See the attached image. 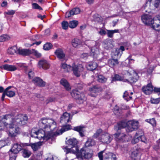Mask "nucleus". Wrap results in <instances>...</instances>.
Here are the masks:
<instances>
[{"instance_id": "f257e3e1", "label": "nucleus", "mask_w": 160, "mask_h": 160, "mask_svg": "<svg viewBox=\"0 0 160 160\" xmlns=\"http://www.w3.org/2000/svg\"><path fill=\"white\" fill-rule=\"evenodd\" d=\"M39 127L46 129L38 130L37 128H32L31 131L30 135L32 137L38 138L40 140L47 141L55 136L54 131L56 128V122L51 119L42 118L38 122Z\"/></svg>"}, {"instance_id": "b1692460", "label": "nucleus", "mask_w": 160, "mask_h": 160, "mask_svg": "<svg viewBox=\"0 0 160 160\" xmlns=\"http://www.w3.org/2000/svg\"><path fill=\"white\" fill-rule=\"evenodd\" d=\"M72 119L69 113L65 112L62 116L61 117L60 122H61L67 123L69 120Z\"/></svg>"}, {"instance_id": "9d476101", "label": "nucleus", "mask_w": 160, "mask_h": 160, "mask_svg": "<svg viewBox=\"0 0 160 160\" xmlns=\"http://www.w3.org/2000/svg\"><path fill=\"white\" fill-rule=\"evenodd\" d=\"M138 127V122L134 120L129 121L128 125L126 128L127 132H131L137 129Z\"/></svg>"}, {"instance_id": "58836bf2", "label": "nucleus", "mask_w": 160, "mask_h": 160, "mask_svg": "<svg viewBox=\"0 0 160 160\" xmlns=\"http://www.w3.org/2000/svg\"><path fill=\"white\" fill-rule=\"evenodd\" d=\"M95 144V141L91 138H88L86 142L85 146L86 147H90L94 145Z\"/></svg>"}, {"instance_id": "39448f33", "label": "nucleus", "mask_w": 160, "mask_h": 160, "mask_svg": "<svg viewBox=\"0 0 160 160\" xmlns=\"http://www.w3.org/2000/svg\"><path fill=\"white\" fill-rule=\"evenodd\" d=\"M71 94L72 97L76 99L77 102L79 104H86V98L83 93H80L77 90H72L71 92Z\"/></svg>"}, {"instance_id": "cd10ccee", "label": "nucleus", "mask_w": 160, "mask_h": 160, "mask_svg": "<svg viewBox=\"0 0 160 160\" xmlns=\"http://www.w3.org/2000/svg\"><path fill=\"white\" fill-rule=\"evenodd\" d=\"M33 82L35 84L40 87L44 86L45 85V82L38 77L35 78L33 80Z\"/></svg>"}, {"instance_id": "3c124183", "label": "nucleus", "mask_w": 160, "mask_h": 160, "mask_svg": "<svg viewBox=\"0 0 160 160\" xmlns=\"http://www.w3.org/2000/svg\"><path fill=\"white\" fill-rule=\"evenodd\" d=\"M146 121L150 123L153 127H155L156 126V121L154 118H153L151 119H146Z\"/></svg>"}, {"instance_id": "dca6fc26", "label": "nucleus", "mask_w": 160, "mask_h": 160, "mask_svg": "<svg viewBox=\"0 0 160 160\" xmlns=\"http://www.w3.org/2000/svg\"><path fill=\"white\" fill-rule=\"evenodd\" d=\"M23 145H26V146H30L31 147L33 150L35 151L40 148V147L42 145V142H39L34 143H24V144Z\"/></svg>"}, {"instance_id": "393cba45", "label": "nucleus", "mask_w": 160, "mask_h": 160, "mask_svg": "<svg viewBox=\"0 0 160 160\" xmlns=\"http://www.w3.org/2000/svg\"><path fill=\"white\" fill-rule=\"evenodd\" d=\"M54 53L59 59L60 60L65 59V54L62 49L60 48L57 49L55 51Z\"/></svg>"}, {"instance_id": "de8ad7c7", "label": "nucleus", "mask_w": 160, "mask_h": 160, "mask_svg": "<svg viewBox=\"0 0 160 160\" xmlns=\"http://www.w3.org/2000/svg\"><path fill=\"white\" fill-rule=\"evenodd\" d=\"M124 48L123 46H121L119 48H117L114 53L115 56H118L120 54V51L121 50L122 52L124 51Z\"/></svg>"}, {"instance_id": "7ed1b4c3", "label": "nucleus", "mask_w": 160, "mask_h": 160, "mask_svg": "<svg viewBox=\"0 0 160 160\" xmlns=\"http://www.w3.org/2000/svg\"><path fill=\"white\" fill-rule=\"evenodd\" d=\"M77 142V140L74 138H70L66 142V144L71 147V148H69L67 146L63 147V149L66 152V154H75L79 160H82L83 158H90L92 156V151L86 148H84L79 151L78 148L76 147Z\"/></svg>"}, {"instance_id": "72a5a7b5", "label": "nucleus", "mask_w": 160, "mask_h": 160, "mask_svg": "<svg viewBox=\"0 0 160 160\" xmlns=\"http://www.w3.org/2000/svg\"><path fill=\"white\" fill-rule=\"evenodd\" d=\"M11 87V86H9L5 90V91H6V95L9 97H13L15 95L14 91L9 90Z\"/></svg>"}, {"instance_id": "c756f323", "label": "nucleus", "mask_w": 160, "mask_h": 160, "mask_svg": "<svg viewBox=\"0 0 160 160\" xmlns=\"http://www.w3.org/2000/svg\"><path fill=\"white\" fill-rule=\"evenodd\" d=\"M70 127L71 126L69 125H65L63 126L59 131L54 132L55 134V136L56 135H59L62 134L64 132L70 129Z\"/></svg>"}, {"instance_id": "1a4fd4ad", "label": "nucleus", "mask_w": 160, "mask_h": 160, "mask_svg": "<svg viewBox=\"0 0 160 160\" xmlns=\"http://www.w3.org/2000/svg\"><path fill=\"white\" fill-rule=\"evenodd\" d=\"M83 66L82 64H79L78 65H72V70L74 75L77 76L79 77L80 76L81 72L84 70Z\"/></svg>"}, {"instance_id": "8fccbe9b", "label": "nucleus", "mask_w": 160, "mask_h": 160, "mask_svg": "<svg viewBox=\"0 0 160 160\" xmlns=\"http://www.w3.org/2000/svg\"><path fill=\"white\" fill-rule=\"evenodd\" d=\"M8 138L6 139L5 140L0 141V148L4 147L6 145H8Z\"/></svg>"}, {"instance_id": "79ce46f5", "label": "nucleus", "mask_w": 160, "mask_h": 160, "mask_svg": "<svg viewBox=\"0 0 160 160\" xmlns=\"http://www.w3.org/2000/svg\"><path fill=\"white\" fill-rule=\"evenodd\" d=\"M78 24V21L76 20H73L70 22L69 23V27L71 28H75Z\"/></svg>"}, {"instance_id": "774afa93", "label": "nucleus", "mask_w": 160, "mask_h": 160, "mask_svg": "<svg viewBox=\"0 0 160 160\" xmlns=\"http://www.w3.org/2000/svg\"><path fill=\"white\" fill-rule=\"evenodd\" d=\"M155 92L160 93V88H156L153 87V90Z\"/></svg>"}, {"instance_id": "13d9d810", "label": "nucleus", "mask_w": 160, "mask_h": 160, "mask_svg": "<svg viewBox=\"0 0 160 160\" xmlns=\"http://www.w3.org/2000/svg\"><path fill=\"white\" fill-rule=\"evenodd\" d=\"M15 10H8L5 12L4 14L5 15H13L15 13Z\"/></svg>"}, {"instance_id": "9b49d317", "label": "nucleus", "mask_w": 160, "mask_h": 160, "mask_svg": "<svg viewBox=\"0 0 160 160\" xmlns=\"http://www.w3.org/2000/svg\"><path fill=\"white\" fill-rule=\"evenodd\" d=\"M24 143H16L14 144L12 148L10 150V153H13L14 154H17L23 148L26 147V145H24Z\"/></svg>"}, {"instance_id": "49530a36", "label": "nucleus", "mask_w": 160, "mask_h": 160, "mask_svg": "<svg viewBox=\"0 0 160 160\" xmlns=\"http://www.w3.org/2000/svg\"><path fill=\"white\" fill-rule=\"evenodd\" d=\"M31 52L35 56L38 58L42 56V54L40 53L38 51L34 49H32Z\"/></svg>"}, {"instance_id": "09e8293b", "label": "nucleus", "mask_w": 160, "mask_h": 160, "mask_svg": "<svg viewBox=\"0 0 160 160\" xmlns=\"http://www.w3.org/2000/svg\"><path fill=\"white\" fill-rule=\"evenodd\" d=\"M32 8L33 9H37L39 11L42 10V8L37 3H33L32 4Z\"/></svg>"}, {"instance_id": "2f4dec72", "label": "nucleus", "mask_w": 160, "mask_h": 160, "mask_svg": "<svg viewBox=\"0 0 160 160\" xmlns=\"http://www.w3.org/2000/svg\"><path fill=\"white\" fill-rule=\"evenodd\" d=\"M97 65V63L95 62H91L88 64L86 68L87 69L92 71L96 68Z\"/></svg>"}, {"instance_id": "c03bdc74", "label": "nucleus", "mask_w": 160, "mask_h": 160, "mask_svg": "<svg viewBox=\"0 0 160 160\" xmlns=\"http://www.w3.org/2000/svg\"><path fill=\"white\" fill-rule=\"evenodd\" d=\"M123 98L127 101L131 99L132 97L129 95V93L127 91H126L123 94Z\"/></svg>"}, {"instance_id": "ea45409f", "label": "nucleus", "mask_w": 160, "mask_h": 160, "mask_svg": "<svg viewBox=\"0 0 160 160\" xmlns=\"http://www.w3.org/2000/svg\"><path fill=\"white\" fill-rule=\"evenodd\" d=\"M18 49L16 47H13L9 48L7 50V52L10 54L13 55L17 52Z\"/></svg>"}, {"instance_id": "052dcab7", "label": "nucleus", "mask_w": 160, "mask_h": 160, "mask_svg": "<svg viewBox=\"0 0 160 160\" xmlns=\"http://www.w3.org/2000/svg\"><path fill=\"white\" fill-rule=\"evenodd\" d=\"M42 155V152H39L38 154L34 156V158L36 160H40L41 159V157Z\"/></svg>"}, {"instance_id": "412c9836", "label": "nucleus", "mask_w": 160, "mask_h": 160, "mask_svg": "<svg viewBox=\"0 0 160 160\" xmlns=\"http://www.w3.org/2000/svg\"><path fill=\"white\" fill-rule=\"evenodd\" d=\"M130 76H128L126 77V78H127L128 81L126 82H130L131 83L135 82L138 80L139 77L137 73L134 72L133 74V76L131 77V74H130Z\"/></svg>"}, {"instance_id": "0eeeda50", "label": "nucleus", "mask_w": 160, "mask_h": 160, "mask_svg": "<svg viewBox=\"0 0 160 160\" xmlns=\"http://www.w3.org/2000/svg\"><path fill=\"white\" fill-rule=\"evenodd\" d=\"M89 43L91 45L89 44L88 46L89 47H92L93 45H95V46L92 47L91 50V55L94 58H97L98 57H100L102 55L99 54V51L98 48V45L96 44V42L94 41H89Z\"/></svg>"}, {"instance_id": "4468645a", "label": "nucleus", "mask_w": 160, "mask_h": 160, "mask_svg": "<svg viewBox=\"0 0 160 160\" xmlns=\"http://www.w3.org/2000/svg\"><path fill=\"white\" fill-rule=\"evenodd\" d=\"M111 55L112 58L108 60V64L110 67L113 68L118 64L117 59L118 56H115L114 52H112Z\"/></svg>"}, {"instance_id": "f704fd0d", "label": "nucleus", "mask_w": 160, "mask_h": 160, "mask_svg": "<svg viewBox=\"0 0 160 160\" xmlns=\"http://www.w3.org/2000/svg\"><path fill=\"white\" fill-rule=\"evenodd\" d=\"M61 69H63V71L66 72H69L71 70V66L67 65L65 63H62L61 65Z\"/></svg>"}, {"instance_id": "37998d69", "label": "nucleus", "mask_w": 160, "mask_h": 160, "mask_svg": "<svg viewBox=\"0 0 160 160\" xmlns=\"http://www.w3.org/2000/svg\"><path fill=\"white\" fill-rule=\"evenodd\" d=\"M31 154L30 151L26 149H24L22 151V156L24 158L29 157Z\"/></svg>"}, {"instance_id": "69168bd1", "label": "nucleus", "mask_w": 160, "mask_h": 160, "mask_svg": "<svg viewBox=\"0 0 160 160\" xmlns=\"http://www.w3.org/2000/svg\"><path fill=\"white\" fill-rule=\"evenodd\" d=\"M18 66H19L20 67L24 69L25 70H27V67L25 63H20L18 64Z\"/></svg>"}, {"instance_id": "6ab92c4d", "label": "nucleus", "mask_w": 160, "mask_h": 160, "mask_svg": "<svg viewBox=\"0 0 160 160\" xmlns=\"http://www.w3.org/2000/svg\"><path fill=\"white\" fill-rule=\"evenodd\" d=\"M128 76H130V73L128 72H127L125 74L123 77H121L118 74H115L114 76L112 78V81L119 80L126 82L128 80L126 78V77Z\"/></svg>"}, {"instance_id": "f8f14e48", "label": "nucleus", "mask_w": 160, "mask_h": 160, "mask_svg": "<svg viewBox=\"0 0 160 160\" xmlns=\"http://www.w3.org/2000/svg\"><path fill=\"white\" fill-rule=\"evenodd\" d=\"M112 139V136L108 133H105L101 135L99 140L104 144L110 143Z\"/></svg>"}, {"instance_id": "338daca9", "label": "nucleus", "mask_w": 160, "mask_h": 160, "mask_svg": "<svg viewBox=\"0 0 160 160\" xmlns=\"http://www.w3.org/2000/svg\"><path fill=\"white\" fill-rule=\"evenodd\" d=\"M28 75L29 78H32L34 76V73L32 70H30L28 72Z\"/></svg>"}, {"instance_id": "5701e85b", "label": "nucleus", "mask_w": 160, "mask_h": 160, "mask_svg": "<svg viewBox=\"0 0 160 160\" xmlns=\"http://www.w3.org/2000/svg\"><path fill=\"white\" fill-rule=\"evenodd\" d=\"M103 46L105 49L109 50L113 47V42L111 40H106L104 41Z\"/></svg>"}, {"instance_id": "4be33fe9", "label": "nucleus", "mask_w": 160, "mask_h": 160, "mask_svg": "<svg viewBox=\"0 0 160 160\" xmlns=\"http://www.w3.org/2000/svg\"><path fill=\"white\" fill-rule=\"evenodd\" d=\"M80 10L79 8H74L69 12H68L66 14V17L68 18L72 16L78 14L80 13Z\"/></svg>"}, {"instance_id": "2eb2a0df", "label": "nucleus", "mask_w": 160, "mask_h": 160, "mask_svg": "<svg viewBox=\"0 0 160 160\" xmlns=\"http://www.w3.org/2000/svg\"><path fill=\"white\" fill-rule=\"evenodd\" d=\"M139 141L145 143L147 142V140L144 135H139L137 133L134 138L132 140V142L133 144H135Z\"/></svg>"}, {"instance_id": "aec40b11", "label": "nucleus", "mask_w": 160, "mask_h": 160, "mask_svg": "<svg viewBox=\"0 0 160 160\" xmlns=\"http://www.w3.org/2000/svg\"><path fill=\"white\" fill-rule=\"evenodd\" d=\"M142 90L146 94H150L153 91V87L151 83H149L147 86L143 87Z\"/></svg>"}, {"instance_id": "7c9ffc66", "label": "nucleus", "mask_w": 160, "mask_h": 160, "mask_svg": "<svg viewBox=\"0 0 160 160\" xmlns=\"http://www.w3.org/2000/svg\"><path fill=\"white\" fill-rule=\"evenodd\" d=\"M70 127L71 126L69 125H65L63 126L59 131L54 132L55 134V136L56 135H59L62 134L64 132L70 129Z\"/></svg>"}, {"instance_id": "bb28decb", "label": "nucleus", "mask_w": 160, "mask_h": 160, "mask_svg": "<svg viewBox=\"0 0 160 160\" xmlns=\"http://www.w3.org/2000/svg\"><path fill=\"white\" fill-rule=\"evenodd\" d=\"M85 127L83 126H79L74 127L73 129L79 132V135L82 137H83L84 135L83 133L85 131Z\"/></svg>"}, {"instance_id": "a18cd8bd", "label": "nucleus", "mask_w": 160, "mask_h": 160, "mask_svg": "<svg viewBox=\"0 0 160 160\" xmlns=\"http://www.w3.org/2000/svg\"><path fill=\"white\" fill-rule=\"evenodd\" d=\"M10 38L9 36L7 35H3L0 36V42H3L8 40Z\"/></svg>"}, {"instance_id": "c85d7f7f", "label": "nucleus", "mask_w": 160, "mask_h": 160, "mask_svg": "<svg viewBox=\"0 0 160 160\" xmlns=\"http://www.w3.org/2000/svg\"><path fill=\"white\" fill-rule=\"evenodd\" d=\"M60 83L64 87L66 90L69 91L71 90V88L69 83L67 80L64 78L62 79L61 80Z\"/></svg>"}, {"instance_id": "e433bc0d", "label": "nucleus", "mask_w": 160, "mask_h": 160, "mask_svg": "<svg viewBox=\"0 0 160 160\" xmlns=\"http://www.w3.org/2000/svg\"><path fill=\"white\" fill-rule=\"evenodd\" d=\"M160 0H148L147 4H150L153 5L156 8H158L159 5Z\"/></svg>"}, {"instance_id": "5fc2aeb1", "label": "nucleus", "mask_w": 160, "mask_h": 160, "mask_svg": "<svg viewBox=\"0 0 160 160\" xmlns=\"http://www.w3.org/2000/svg\"><path fill=\"white\" fill-rule=\"evenodd\" d=\"M52 47V45L50 43H47L45 44L43 47V48L44 50H48L50 49Z\"/></svg>"}, {"instance_id": "864d4df0", "label": "nucleus", "mask_w": 160, "mask_h": 160, "mask_svg": "<svg viewBox=\"0 0 160 160\" xmlns=\"http://www.w3.org/2000/svg\"><path fill=\"white\" fill-rule=\"evenodd\" d=\"M98 34L102 36L105 35L106 34V31L102 28H97Z\"/></svg>"}, {"instance_id": "bf43d9fd", "label": "nucleus", "mask_w": 160, "mask_h": 160, "mask_svg": "<svg viewBox=\"0 0 160 160\" xmlns=\"http://www.w3.org/2000/svg\"><path fill=\"white\" fill-rule=\"evenodd\" d=\"M102 130L101 129H99L98 130L96 133L93 135V137L95 138H97L99 136L100 134L102 132Z\"/></svg>"}, {"instance_id": "473e14b6", "label": "nucleus", "mask_w": 160, "mask_h": 160, "mask_svg": "<svg viewBox=\"0 0 160 160\" xmlns=\"http://www.w3.org/2000/svg\"><path fill=\"white\" fill-rule=\"evenodd\" d=\"M126 126V123L125 122H121L118 123L117 125L115 126L114 129L116 130H118L125 127Z\"/></svg>"}, {"instance_id": "a19ab883", "label": "nucleus", "mask_w": 160, "mask_h": 160, "mask_svg": "<svg viewBox=\"0 0 160 160\" xmlns=\"http://www.w3.org/2000/svg\"><path fill=\"white\" fill-rule=\"evenodd\" d=\"M107 35L108 36L109 38H112L113 36V34L115 33L118 32L119 31L118 29H115L113 30H107Z\"/></svg>"}, {"instance_id": "20e7f679", "label": "nucleus", "mask_w": 160, "mask_h": 160, "mask_svg": "<svg viewBox=\"0 0 160 160\" xmlns=\"http://www.w3.org/2000/svg\"><path fill=\"white\" fill-rule=\"evenodd\" d=\"M142 22L146 25L150 26L156 31L160 29V16L158 15L153 19L149 14H145L141 16Z\"/></svg>"}, {"instance_id": "f3484780", "label": "nucleus", "mask_w": 160, "mask_h": 160, "mask_svg": "<svg viewBox=\"0 0 160 160\" xmlns=\"http://www.w3.org/2000/svg\"><path fill=\"white\" fill-rule=\"evenodd\" d=\"M38 67L40 68L44 69H47L49 68V64L46 60L42 59L39 61L38 63Z\"/></svg>"}, {"instance_id": "a878e982", "label": "nucleus", "mask_w": 160, "mask_h": 160, "mask_svg": "<svg viewBox=\"0 0 160 160\" xmlns=\"http://www.w3.org/2000/svg\"><path fill=\"white\" fill-rule=\"evenodd\" d=\"M1 69L10 71H13L17 69V68L14 65L8 64H5L0 67Z\"/></svg>"}, {"instance_id": "0e129e2a", "label": "nucleus", "mask_w": 160, "mask_h": 160, "mask_svg": "<svg viewBox=\"0 0 160 160\" xmlns=\"http://www.w3.org/2000/svg\"><path fill=\"white\" fill-rule=\"evenodd\" d=\"M9 154L10 156L9 160H15L16 158V154H14L12 153H10L9 152Z\"/></svg>"}, {"instance_id": "c9c22d12", "label": "nucleus", "mask_w": 160, "mask_h": 160, "mask_svg": "<svg viewBox=\"0 0 160 160\" xmlns=\"http://www.w3.org/2000/svg\"><path fill=\"white\" fill-rule=\"evenodd\" d=\"M17 52L20 54L23 55H28L30 53V50L28 49H19Z\"/></svg>"}, {"instance_id": "680f3d73", "label": "nucleus", "mask_w": 160, "mask_h": 160, "mask_svg": "<svg viewBox=\"0 0 160 160\" xmlns=\"http://www.w3.org/2000/svg\"><path fill=\"white\" fill-rule=\"evenodd\" d=\"M151 102L152 103L154 104H158L160 101V99L159 98H157L156 99L152 98L151 100Z\"/></svg>"}, {"instance_id": "603ef678", "label": "nucleus", "mask_w": 160, "mask_h": 160, "mask_svg": "<svg viewBox=\"0 0 160 160\" xmlns=\"http://www.w3.org/2000/svg\"><path fill=\"white\" fill-rule=\"evenodd\" d=\"M98 80L99 82L103 83L107 81V78L102 75H98Z\"/></svg>"}, {"instance_id": "ddd939ff", "label": "nucleus", "mask_w": 160, "mask_h": 160, "mask_svg": "<svg viewBox=\"0 0 160 160\" xmlns=\"http://www.w3.org/2000/svg\"><path fill=\"white\" fill-rule=\"evenodd\" d=\"M102 90L101 88L98 85L93 86L89 89V91L91 92L90 95L95 97Z\"/></svg>"}, {"instance_id": "e2e57ef3", "label": "nucleus", "mask_w": 160, "mask_h": 160, "mask_svg": "<svg viewBox=\"0 0 160 160\" xmlns=\"http://www.w3.org/2000/svg\"><path fill=\"white\" fill-rule=\"evenodd\" d=\"M41 41H39V42H33L32 44H29V43H27V44H26V46L27 47H30L31 46H32V45H34V44H36L37 45H39L40 44H41Z\"/></svg>"}, {"instance_id": "4c0bfd02", "label": "nucleus", "mask_w": 160, "mask_h": 160, "mask_svg": "<svg viewBox=\"0 0 160 160\" xmlns=\"http://www.w3.org/2000/svg\"><path fill=\"white\" fill-rule=\"evenodd\" d=\"M81 44V41L77 38H75L72 40V44L73 47L76 48Z\"/></svg>"}, {"instance_id": "6e6d98bb", "label": "nucleus", "mask_w": 160, "mask_h": 160, "mask_svg": "<svg viewBox=\"0 0 160 160\" xmlns=\"http://www.w3.org/2000/svg\"><path fill=\"white\" fill-rule=\"evenodd\" d=\"M62 28L63 29H67L69 26V24L67 21H64L62 23Z\"/></svg>"}, {"instance_id": "a211bd4d", "label": "nucleus", "mask_w": 160, "mask_h": 160, "mask_svg": "<svg viewBox=\"0 0 160 160\" xmlns=\"http://www.w3.org/2000/svg\"><path fill=\"white\" fill-rule=\"evenodd\" d=\"M141 149H137L133 151L131 154V157L134 160H140Z\"/></svg>"}, {"instance_id": "f03ea898", "label": "nucleus", "mask_w": 160, "mask_h": 160, "mask_svg": "<svg viewBox=\"0 0 160 160\" xmlns=\"http://www.w3.org/2000/svg\"><path fill=\"white\" fill-rule=\"evenodd\" d=\"M12 118L11 123L8 124L4 121H0V130H6L9 128L8 135L12 137H15L17 134L20 133V129L18 126L25 125L28 120L27 117L25 115L19 114L15 117H12L10 114L6 115L3 116V119L7 120Z\"/></svg>"}, {"instance_id": "6e6552de", "label": "nucleus", "mask_w": 160, "mask_h": 160, "mask_svg": "<svg viewBox=\"0 0 160 160\" xmlns=\"http://www.w3.org/2000/svg\"><path fill=\"white\" fill-rule=\"evenodd\" d=\"M104 151H102L98 153L99 160H116L115 155L111 152L105 153L103 154Z\"/></svg>"}, {"instance_id": "423d86ee", "label": "nucleus", "mask_w": 160, "mask_h": 160, "mask_svg": "<svg viewBox=\"0 0 160 160\" xmlns=\"http://www.w3.org/2000/svg\"><path fill=\"white\" fill-rule=\"evenodd\" d=\"M114 136L116 140L119 142H128L132 138L131 136L119 131L115 133Z\"/></svg>"}, {"instance_id": "4d7b16f0", "label": "nucleus", "mask_w": 160, "mask_h": 160, "mask_svg": "<svg viewBox=\"0 0 160 160\" xmlns=\"http://www.w3.org/2000/svg\"><path fill=\"white\" fill-rule=\"evenodd\" d=\"M121 109L118 108L117 106H115L114 108V112L115 114L117 116H119V114L121 113Z\"/></svg>"}]
</instances>
